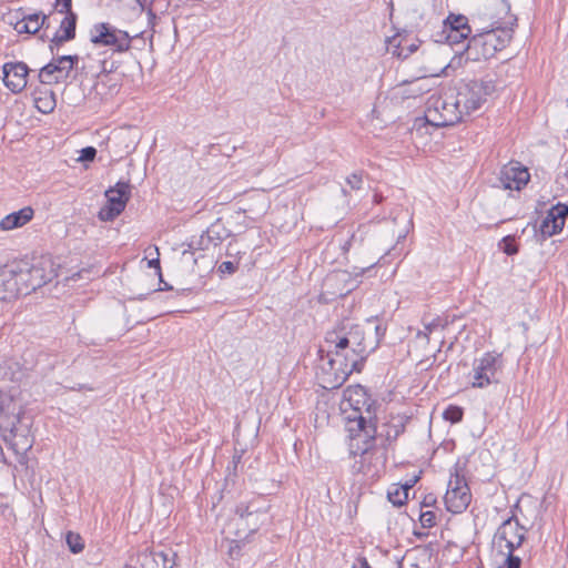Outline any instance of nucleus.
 <instances>
[{"mask_svg": "<svg viewBox=\"0 0 568 568\" xmlns=\"http://www.w3.org/2000/svg\"><path fill=\"white\" fill-rule=\"evenodd\" d=\"M445 30L471 32V27L468 24V19L465 16L449 14L445 23Z\"/></svg>", "mask_w": 568, "mask_h": 568, "instance_id": "26", "label": "nucleus"}, {"mask_svg": "<svg viewBox=\"0 0 568 568\" xmlns=\"http://www.w3.org/2000/svg\"><path fill=\"white\" fill-rule=\"evenodd\" d=\"M133 150L131 144H125V149L122 152H118L119 156L122 158L123 154H129Z\"/></svg>", "mask_w": 568, "mask_h": 568, "instance_id": "49", "label": "nucleus"}, {"mask_svg": "<svg viewBox=\"0 0 568 568\" xmlns=\"http://www.w3.org/2000/svg\"><path fill=\"white\" fill-rule=\"evenodd\" d=\"M97 155V150L93 146H87L81 150L79 161L91 162Z\"/></svg>", "mask_w": 568, "mask_h": 568, "instance_id": "37", "label": "nucleus"}, {"mask_svg": "<svg viewBox=\"0 0 568 568\" xmlns=\"http://www.w3.org/2000/svg\"><path fill=\"white\" fill-rule=\"evenodd\" d=\"M568 216V206L558 203L552 206L546 217L540 224V232L544 236L550 237L559 233L565 225L566 217Z\"/></svg>", "mask_w": 568, "mask_h": 568, "instance_id": "19", "label": "nucleus"}, {"mask_svg": "<svg viewBox=\"0 0 568 568\" xmlns=\"http://www.w3.org/2000/svg\"><path fill=\"white\" fill-rule=\"evenodd\" d=\"M148 16L150 20H154L156 18L155 13L152 11V9L148 10Z\"/></svg>", "mask_w": 568, "mask_h": 568, "instance_id": "51", "label": "nucleus"}, {"mask_svg": "<svg viewBox=\"0 0 568 568\" xmlns=\"http://www.w3.org/2000/svg\"><path fill=\"white\" fill-rule=\"evenodd\" d=\"M149 266L160 271L161 270V267H160V260L159 258H153V260L149 261Z\"/></svg>", "mask_w": 568, "mask_h": 568, "instance_id": "47", "label": "nucleus"}, {"mask_svg": "<svg viewBox=\"0 0 568 568\" xmlns=\"http://www.w3.org/2000/svg\"><path fill=\"white\" fill-rule=\"evenodd\" d=\"M19 295H23V292L17 274L12 265L7 266L0 272V301H10Z\"/></svg>", "mask_w": 568, "mask_h": 568, "instance_id": "20", "label": "nucleus"}, {"mask_svg": "<svg viewBox=\"0 0 568 568\" xmlns=\"http://www.w3.org/2000/svg\"><path fill=\"white\" fill-rule=\"evenodd\" d=\"M77 16L73 12L67 13L60 22L59 30L50 39V49L72 40L75 37Z\"/></svg>", "mask_w": 568, "mask_h": 568, "instance_id": "22", "label": "nucleus"}, {"mask_svg": "<svg viewBox=\"0 0 568 568\" xmlns=\"http://www.w3.org/2000/svg\"><path fill=\"white\" fill-rule=\"evenodd\" d=\"M527 529L519 524L518 518L513 515L501 523L494 536V545L504 551H515L519 548L525 538Z\"/></svg>", "mask_w": 568, "mask_h": 568, "instance_id": "10", "label": "nucleus"}, {"mask_svg": "<svg viewBox=\"0 0 568 568\" xmlns=\"http://www.w3.org/2000/svg\"><path fill=\"white\" fill-rule=\"evenodd\" d=\"M135 2L140 6L141 10H144L145 0H135Z\"/></svg>", "mask_w": 568, "mask_h": 568, "instance_id": "53", "label": "nucleus"}, {"mask_svg": "<svg viewBox=\"0 0 568 568\" xmlns=\"http://www.w3.org/2000/svg\"><path fill=\"white\" fill-rule=\"evenodd\" d=\"M174 556L169 551L143 550L130 558L126 568H173Z\"/></svg>", "mask_w": 568, "mask_h": 568, "instance_id": "15", "label": "nucleus"}, {"mask_svg": "<svg viewBox=\"0 0 568 568\" xmlns=\"http://www.w3.org/2000/svg\"><path fill=\"white\" fill-rule=\"evenodd\" d=\"M412 85H414L415 88L412 90L413 93L415 94H422L424 92H426L428 89L424 88L422 84H420V79H416L415 81H413L410 83Z\"/></svg>", "mask_w": 568, "mask_h": 568, "instance_id": "43", "label": "nucleus"}, {"mask_svg": "<svg viewBox=\"0 0 568 568\" xmlns=\"http://www.w3.org/2000/svg\"><path fill=\"white\" fill-rule=\"evenodd\" d=\"M240 459H241V456H234V458H233V467H234V469H236Z\"/></svg>", "mask_w": 568, "mask_h": 568, "instance_id": "50", "label": "nucleus"}, {"mask_svg": "<svg viewBox=\"0 0 568 568\" xmlns=\"http://www.w3.org/2000/svg\"><path fill=\"white\" fill-rule=\"evenodd\" d=\"M407 422L408 418L405 416H392L389 420L383 425L381 436L390 445L405 432Z\"/></svg>", "mask_w": 568, "mask_h": 568, "instance_id": "25", "label": "nucleus"}, {"mask_svg": "<svg viewBox=\"0 0 568 568\" xmlns=\"http://www.w3.org/2000/svg\"><path fill=\"white\" fill-rule=\"evenodd\" d=\"M36 108L47 114L54 110L55 100L53 92L44 93L43 97H38L34 99Z\"/></svg>", "mask_w": 568, "mask_h": 568, "instance_id": "28", "label": "nucleus"}, {"mask_svg": "<svg viewBox=\"0 0 568 568\" xmlns=\"http://www.w3.org/2000/svg\"><path fill=\"white\" fill-rule=\"evenodd\" d=\"M530 180L528 169L519 162H509L499 172V182L505 190H521Z\"/></svg>", "mask_w": 568, "mask_h": 568, "instance_id": "16", "label": "nucleus"}, {"mask_svg": "<svg viewBox=\"0 0 568 568\" xmlns=\"http://www.w3.org/2000/svg\"><path fill=\"white\" fill-rule=\"evenodd\" d=\"M503 368L501 355L495 352H487L480 358L475 359L471 373V386L485 388L490 384L499 382Z\"/></svg>", "mask_w": 568, "mask_h": 568, "instance_id": "8", "label": "nucleus"}, {"mask_svg": "<svg viewBox=\"0 0 568 568\" xmlns=\"http://www.w3.org/2000/svg\"><path fill=\"white\" fill-rule=\"evenodd\" d=\"M413 485H405L396 487L394 490H388L387 498L394 506H402L408 498V490Z\"/></svg>", "mask_w": 568, "mask_h": 568, "instance_id": "27", "label": "nucleus"}, {"mask_svg": "<svg viewBox=\"0 0 568 568\" xmlns=\"http://www.w3.org/2000/svg\"><path fill=\"white\" fill-rule=\"evenodd\" d=\"M320 364L316 371V378L320 385L325 389H335L341 387L348 376L354 372H361L363 367L343 361L341 355L329 353L327 347L326 354L324 349H320Z\"/></svg>", "mask_w": 568, "mask_h": 568, "instance_id": "4", "label": "nucleus"}, {"mask_svg": "<svg viewBox=\"0 0 568 568\" xmlns=\"http://www.w3.org/2000/svg\"><path fill=\"white\" fill-rule=\"evenodd\" d=\"M436 501V498L433 496V495H428L425 497L424 499V505L425 506H430L433 505L434 503Z\"/></svg>", "mask_w": 568, "mask_h": 568, "instance_id": "48", "label": "nucleus"}, {"mask_svg": "<svg viewBox=\"0 0 568 568\" xmlns=\"http://www.w3.org/2000/svg\"><path fill=\"white\" fill-rule=\"evenodd\" d=\"M346 182L352 190H361L363 185V178L361 174L353 173L346 179Z\"/></svg>", "mask_w": 568, "mask_h": 568, "instance_id": "36", "label": "nucleus"}, {"mask_svg": "<svg viewBox=\"0 0 568 568\" xmlns=\"http://www.w3.org/2000/svg\"><path fill=\"white\" fill-rule=\"evenodd\" d=\"M11 374L9 372V367H2L0 365V379H11Z\"/></svg>", "mask_w": 568, "mask_h": 568, "instance_id": "45", "label": "nucleus"}, {"mask_svg": "<svg viewBox=\"0 0 568 568\" xmlns=\"http://www.w3.org/2000/svg\"><path fill=\"white\" fill-rule=\"evenodd\" d=\"M34 215V210L31 206H24L17 212L6 215L0 221V229L2 231H12L28 224Z\"/></svg>", "mask_w": 568, "mask_h": 568, "instance_id": "24", "label": "nucleus"}, {"mask_svg": "<svg viewBox=\"0 0 568 568\" xmlns=\"http://www.w3.org/2000/svg\"><path fill=\"white\" fill-rule=\"evenodd\" d=\"M11 265L17 274L23 295L36 291L54 277L52 264L48 260L38 261L33 264L20 261Z\"/></svg>", "mask_w": 568, "mask_h": 568, "instance_id": "6", "label": "nucleus"}, {"mask_svg": "<svg viewBox=\"0 0 568 568\" xmlns=\"http://www.w3.org/2000/svg\"><path fill=\"white\" fill-rule=\"evenodd\" d=\"M471 494L465 478L458 474L450 477L444 501L448 511L463 513L470 504Z\"/></svg>", "mask_w": 568, "mask_h": 568, "instance_id": "12", "label": "nucleus"}, {"mask_svg": "<svg viewBox=\"0 0 568 568\" xmlns=\"http://www.w3.org/2000/svg\"><path fill=\"white\" fill-rule=\"evenodd\" d=\"M65 539H67V544H68V547L71 550V552L79 554L83 550L84 542H83L82 537L79 534L69 531L67 534Z\"/></svg>", "mask_w": 568, "mask_h": 568, "instance_id": "31", "label": "nucleus"}, {"mask_svg": "<svg viewBox=\"0 0 568 568\" xmlns=\"http://www.w3.org/2000/svg\"><path fill=\"white\" fill-rule=\"evenodd\" d=\"M464 118L458 99L454 95V90L445 92L443 95L432 98L428 102L425 120L433 126H450L460 122Z\"/></svg>", "mask_w": 568, "mask_h": 568, "instance_id": "5", "label": "nucleus"}, {"mask_svg": "<svg viewBox=\"0 0 568 568\" xmlns=\"http://www.w3.org/2000/svg\"><path fill=\"white\" fill-rule=\"evenodd\" d=\"M446 34V41L450 44H459L463 42V40L468 39L471 32H460L456 30H445Z\"/></svg>", "mask_w": 568, "mask_h": 568, "instance_id": "33", "label": "nucleus"}, {"mask_svg": "<svg viewBox=\"0 0 568 568\" xmlns=\"http://www.w3.org/2000/svg\"><path fill=\"white\" fill-rule=\"evenodd\" d=\"M108 204L99 212L101 221H112L119 216L130 199V185L126 182H118L115 186L105 192Z\"/></svg>", "mask_w": 568, "mask_h": 568, "instance_id": "14", "label": "nucleus"}, {"mask_svg": "<svg viewBox=\"0 0 568 568\" xmlns=\"http://www.w3.org/2000/svg\"><path fill=\"white\" fill-rule=\"evenodd\" d=\"M30 69L24 62H7L2 65L3 83L12 93H20L28 83Z\"/></svg>", "mask_w": 568, "mask_h": 568, "instance_id": "18", "label": "nucleus"}, {"mask_svg": "<svg viewBox=\"0 0 568 568\" xmlns=\"http://www.w3.org/2000/svg\"><path fill=\"white\" fill-rule=\"evenodd\" d=\"M20 417H16V422H12L10 428L3 435V440L7 445L17 454L24 455L33 446V438L27 427L19 425Z\"/></svg>", "mask_w": 568, "mask_h": 568, "instance_id": "17", "label": "nucleus"}, {"mask_svg": "<svg viewBox=\"0 0 568 568\" xmlns=\"http://www.w3.org/2000/svg\"><path fill=\"white\" fill-rule=\"evenodd\" d=\"M510 21L503 26L498 20L493 21L489 28L476 29L474 34L464 48L463 54L466 60L480 61L493 58L497 51L504 49L513 38V26L516 18L510 17Z\"/></svg>", "mask_w": 568, "mask_h": 568, "instance_id": "2", "label": "nucleus"}, {"mask_svg": "<svg viewBox=\"0 0 568 568\" xmlns=\"http://www.w3.org/2000/svg\"><path fill=\"white\" fill-rule=\"evenodd\" d=\"M494 7L495 8H498L500 9L501 11H504L506 14L509 13L510 11V6L508 2H506L505 0H495L494 2Z\"/></svg>", "mask_w": 568, "mask_h": 568, "instance_id": "42", "label": "nucleus"}, {"mask_svg": "<svg viewBox=\"0 0 568 568\" xmlns=\"http://www.w3.org/2000/svg\"><path fill=\"white\" fill-rule=\"evenodd\" d=\"M376 264H377V262L371 263L367 267L362 268V273H364V271H366V270H369V268L374 267Z\"/></svg>", "mask_w": 568, "mask_h": 568, "instance_id": "54", "label": "nucleus"}, {"mask_svg": "<svg viewBox=\"0 0 568 568\" xmlns=\"http://www.w3.org/2000/svg\"><path fill=\"white\" fill-rule=\"evenodd\" d=\"M240 520L247 528L250 532L256 531L262 525L266 524L270 520L268 513H266V517H251L248 516H239Z\"/></svg>", "mask_w": 568, "mask_h": 568, "instance_id": "30", "label": "nucleus"}, {"mask_svg": "<svg viewBox=\"0 0 568 568\" xmlns=\"http://www.w3.org/2000/svg\"><path fill=\"white\" fill-rule=\"evenodd\" d=\"M504 242H505L504 252L507 255H514L517 253L518 250H517V246L513 243V240H510L509 237H505Z\"/></svg>", "mask_w": 568, "mask_h": 568, "instance_id": "40", "label": "nucleus"}, {"mask_svg": "<svg viewBox=\"0 0 568 568\" xmlns=\"http://www.w3.org/2000/svg\"><path fill=\"white\" fill-rule=\"evenodd\" d=\"M236 271V265L231 261H224L219 266V272L233 274Z\"/></svg>", "mask_w": 568, "mask_h": 568, "instance_id": "39", "label": "nucleus"}, {"mask_svg": "<svg viewBox=\"0 0 568 568\" xmlns=\"http://www.w3.org/2000/svg\"><path fill=\"white\" fill-rule=\"evenodd\" d=\"M495 90L493 80H473L462 84L454 91V95L458 99L464 115H469L480 109Z\"/></svg>", "mask_w": 568, "mask_h": 568, "instance_id": "7", "label": "nucleus"}, {"mask_svg": "<svg viewBox=\"0 0 568 568\" xmlns=\"http://www.w3.org/2000/svg\"><path fill=\"white\" fill-rule=\"evenodd\" d=\"M344 404H347L353 414L348 416L351 426L349 432L357 436L362 435L368 439L369 443L376 438V424L374 422V400L367 394V390L362 385L348 386L344 390Z\"/></svg>", "mask_w": 568, "mask_h": 568, "instance_id": "3", "label": "nucleus"}, {"mask_svg": "<svg viewBox=\"0 0 568 568\" xmlns=\"http://www.w3.org/2000/svg\"><path fill=\"white\" fill-rule=\"evenodd\" d=\"M325 343L329 353L341 355L343 361L363 367L368 354L376 348L378 339H367L362 325L353 318H343L326 333Z\"/></svg>", "mask_w": 568, "mask_h": 568, "instance_id": "1", "label": "nucleus"}, {"mask_svg": "<svg viewBox=\"0 0 568 568\" xmlns=\"http://www.w3.org/2000/svg\"><path fill=\"white\" fill-rule=\"evenodd\" d=\"M341 276H345V274H338V273H335V274H332L329 275L326 281H325V285H329L332 284L333 282H339L341 281Z\"/></svg>", "mask_w": 568, "mask_h": 568, "instance_id": "44", "label": "nucleus"}, {"mask_svg": "<svg viewBox=\"0 0 568 568\" xmlns=\"http://www.w3.org/2000/svg\"><path fill=\"white\" fill-rule=\"evenodd\" d=\"M118 69V63L115 61H101V73H111Z\"/></svg>", "mask_w": 568, "mask_h": 568, "instance_id": "38", "label": "nucleus"}, {"mask_svg": "<svg viewBox=\"0 0 568 568\" xmlns=\"http://www.w3.org/2000/svg\"><path fill=\"white\" fill-rule=\"evenodd\" d=\"M447 325V321L442 320L440 317L433 318L428 323H424V331H419L417 333V337H424L428 339L429 334H432L437 328L444 329Z\"/></svg>", "mask_w": 568, "mask_h": 568, "instance_id": "29", "label": "nucleus"}, {"mask_svg": "<svg viewBox=\"0 0 568 568\" xmlns=\"http://www.w3.org/2000/svg\"><path fill=\"white\" fill-rule=\"evenodd\" d=\"M51 23V17L45 16L42 12L31 13L24 16L22 19L18 20L14 23V30L18 33H28L34 34L40 29H44L45 31L49 29Z\"/></svg>", "mask_w": 568, "mask_h": 568, "instance_id": "21", "label": "nucleus"}, {"mask_svg": "<svg viewBox=\"0 0 568 568\" xmlns=\"http://www.w3.org/2000/svg\"><path fill=\"white\" fill-rule=\"evenodd\" d=\"M132 38L126 31L116 29L110 23H98L91 30V42L113 47L115 52H125L131 47Z\"/></svg>", "mask_w": 568, "mask_h": 568, "instance_id": "11", "label": "nucleus"}, {"mask_svg": "<svg viewBox=\"0 0 568 568\" xmlns=\"http://www.w3.org/2000/svg\"><path fill=\"white\" fill-rule=\"evenodd\" d=\"M270 505L266 499L262 496H255L248 501H241L235 509L236 515L239 516H248L251 517H266V513H268Z\"/></svg>", "mask_w": 568, "mask_h": 568, "instance_id": "23", "label": "nucleus"}, {"mask_svg": "<svg viewBox=\"0 0 568 568\" xmlns=\"http://www.w3.org/2000/svg\"><path fill=\"white\" fill-rule=\"evenodd\" d=\"M353 440H362L364 447L358 455V459L354 463V469L357 473H362L367 477H378L385 468L386 456L378 452L375 447V439L369 443L363 435L361 437L356 434H352Z\"/></svg>", "mask_w": 568, "mask_h": 568, "instance_id": "9", "label": "nucleus"}, {"mask_svg": "<svg viewBox=\"0 0 568 568\" xmlns=\"http://www.w3.org/2000/svg\"><path fill=\"white\" fill-rule=\"evenodd\" d=\"M78 389H79V390H83V389H85V390H93V388H92V387H89V386H87V385H79Z\"/></svg>", "mask_w": 568, "mask_h": 568, "instance_id": "52", "label": "nucleus"}, {"mask_svg": "<svg viewBox=\"0 0 568 568\" xmlns=\"http://www.w3.org/2000/svg\"><path fill=\"white\" fill-rule=\"evenodd\" d=\"M505 555L504 568H520L521 558L514 555V551H504Z\"/></svg>", "mask_w": 568, "mask_h": 568, "instance_id": "34", "label": "nucleus"}, {"mask_svg": "<svg viewBox=\"0 0 568 568\" xmlns=\"http://www.w3.org/2000/svg\"><path fill=\"white\" fill-rule=\"evenodd\" d=\"M57 6H61V13H70L71 12V2L72 0H55Z\"/></svg>", "mask_w": 568, "mask_h": 568, "instance_id": "41", "label": "nucleus"}, {"mask_svg": "<svg viewBox=\"0 0 568 568\" xmlns=\"http://www.w3.org/2000/svg\"><path fill=\"white\" fill-rule=\"evenodd\" d=\"M419 521L424 528H432L436 525V515L432 510L422 511Z\"/></svg>", "mask_w": 568, "mask_h": 568, "instance_id": "35", "label": "nucleus"}, {"mask_svg": "<svg viewBox=\"0 0 568 568\" xmlns=\"http://www.w3.org/2000/svg\"><path fill=\"white\" fill-rule=\"evenodd\" d=\"M416 48H417V47L413 44V45H410L409 51H410V52H414V51L416 50Z\"/></svg>", "mask_w": 568, "mask_h": 568, "instance_id": "55", "label": "nucleus"}, {"mask_svg": "<svg viewBox=\"0 0 568 568\" xmlns=\"http://www.w3.org/2000/svg\"><path fill=\"white\" fill-rule=\"evenodd\" d=\"M78 61V55H62L52 59V61L40 69L38 79L43 84L64 82Z\"/></svg>", "mask_w": 568, "mask_h": 568, "instance_id": "13", "label": "nucleus"}, {"mask_svg": "<svg viewBox=\"0 0 568 568\" xmlns=\"http://www.w3.org/2000/svg\"><path fill=\"white\" fill-rule=\"evenodd\" d=\"M463 408L455 405H449L443 413V418L453 424L459 423L463 419Z\"/></svg>", "mask_w": 568, "mask_h": 568, "instance_id": "32", "label": "nucleus"}, {"mask_svg": "<svg viewBox=\"0 0 568 568\" xmlns=\"http://www.w3.org/2000/svg\"><path fill=\"white\" fill-rule=\"evenodd\" d=\"M128 136H129V133L125 132V131H122V132L115 133L113 139L118 140V141H121V142H124V141H126Z\"/></svg>", "mask_w": 568, "mask_h": 568, "instance_id": "46", "label": "nucleus"}]
</instances>
